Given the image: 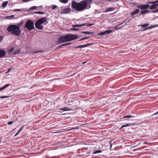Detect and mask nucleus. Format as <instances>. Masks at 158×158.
I'll use <instances>...</instances> for the list:
<instances>
[{
    "label": "nucleus",
    "instance_id": "26",
    "mask_svg": "<svg viewBox=\"0 0 158 158\" xmlns=\"http://www.w3.org/2000/svg\"><path fill=\"white\" fill-rule=\"evenodd\" d=\"M23 22L22 21H21L19 23H18L17 24V26H19V27L23 25Z\"/></svg>",
    "mask_w": 158,
    "mask_h": 158
},
{
    "label": "nucleus",
    "instance_id": "38",
    "mask_svg": "<svg viewBox=\"0 0 158 158\" xmlns=\"http://www.w3.org/2000/svg\"><path fill=\"white\" fill-rule=\"evenodd\" d=\"M153 5H154V7H155V8L157 7V6H158V4L154 3Z\"/></svg>",
    "mask_w": 158,
    "mask_h": 158
},
{
    "label": "nucleus",
    "instance_id": "16",
    "mask_svg": "<svg viewBox=\"0 0 158 158\" xmlns=\"http://www.w3.org/2000/svg\"><path fill=\"white\" fill-rule=\"evenodd\" d=\"M14 48H10V49H9L8 50V53L9 54H10L14 51Z\"/></svg>",
    "mask_w": 158,
    "mask_h": 158
},
{
    "label": "nucleus",
    "instance_id": "54",
    "mask_svg": "<svg viewBox=\"0 0 158 158\" xmlns=\"http://www.w3.org/2000/svg\"><path fill=\"white\" fill-rule=\"evenodd\" d=\"M2 89H2V87L0 88V91H1V90H2Z\"/></svg>",
    "mask_w": 158,
    "mask_h": 158
},
{
    "label": "nucleus",
    "instance_id": "18",
    "mask_svg": "<svg viewBox=\"0 0 158 158\" xmlns=\"http://www.w3.org/2000/svg\"><path fill=\"white\" fill-rule=\"evenodd\" d=\"M81 33H83V34H93V32H90L88 31H82V32H81Z\"/></svg>",
    "mask_w": 158,
    "mask_h": 158
},
{
    "label": "nucleus",
    "instance_id": "43",
    "mask_svg": "<svg viewBox=\"0 0 158 158\" xmlns=\"http://www.w3.org/2000/svg\"><path fill=\"white\" fill-rule=\"evenodd\" d=\"M94 24H88L87 25V26H90L93 25Z\"/></svg>",
    "mask_w": 158,
    "mask_h": 158
},
{
    "label": "nucleus",
    "instance_id": "53",
    "mask_svg": "<svg viewBox=\"0 0 158 158\" xmlns=\"http://www.w3.org/2000/svg\"><path fill=\"white\" fill-rule=\"evenodd\" d=\"M19 133V132L18 131L15 135V136H16Z\"/></svg>",
    "mask_w": 158,
    "mask_h": 158
},
{
    "label": "nucleus",
    "instance_id": "4",
    "mask_svg": "<svg viewBox=\"0 0 158 158\" xmlns=\"http://www.w3.org/2000/svg\"><path fill=\"white\" fill-rule=\"evenodd\" d=\"M24 28L26 31H30L35 29L34 22L31 20H28L26 22Z\"/></svg>",
    "mask_w": 158,
    "mask_h": 158
},
{
    "label": "nucleus",
    "instance_id": "32",
    "mask_svg": "<svg viewBox=\"0 0 158 158\" xmlns=\"http://www.w3.org/2000/svg\"><path fill=\"white\" fill-rule=\"evenodd\" d=\"M87 3H90L91 2L92 0H85Z\"/></svg>",
    "mask_w": 158,
    "mask_h": 158
},
{
    "label": "nucleus",
    "instance_id": "27",
    "mask_svg": "<svg viewBox=\"0 0 158 158\" xmlns=\"http://www.w3.org/2000/svg\"><path fill=\"white\" fill-rule=\"evenodd\" d=\"M112 31L111 30H107L105 31L106 34H108L111 33V32H112Z\"/></svg>",
    "mask_w": 158,
    "mask_h": 158
},
{
    "label": "nucleus",
    "instance_id": "51",
    "mask_svg": "<svg viewBox=\"0 0 158 158\" xmlns=\"http://www.w3.org/2000/svg\"><path fill=\"white\" fill-rule=\"evenodd\" d=\"M158 2V0H156L155 1H154V3H157Z\"/></svg>",
    "mask_w": 158,
    "mask_h": 158
},
{
    "label": "nucleus",
    "instance_id": "14",
    "mask_svg": "<svg viewBox=\"0 0 158 158\" xmlns=\"http://www.w3.org/2000/svg\"><path fill=\"white\" fill-rule=\"evenodd\" d=\"M59 109L63 111H69L71 110L70 109L67 107H64L63 108H60Z\"/></svg>",
    "mask_w": 158,
    "mask_h": 158
},
{
    "label": "nucleus",
    "instance_id": "57",
    "mask_svg": "<svg viewBox=\"0 0 158 158\" xmlns=\"http://www.w3.org/2000/svg\"><path fill=\"white\" fill-rule=\"evenodd\" d=\"M73 29L76 30H77V29H75V28H73Z\"/></svg>",
    "mask_w": 158,
    "mask_h": 158
},
{
    "label": "nucleus",
    "instance_id": "31",
    "mask_svg": "<svg viewBox=\"0 0 158 158\" xmlns=\"http://www.w3.org/2000/svg\"><path fill=\"white\" fill-rule=\"evenodd\" d=\"M149 8L150 9H155V7H154V5L152 4L150 6H149Z\"/></svg>",
    "mask_w": 158,
    "mask_h": 158
},
{
    "label": "nucleus",
    "instance_id": "39",
    "mask_svg": "<svg viewBox=\"0 0 158 158\" xmlns=\"http://www.w3.org/2000/svg\"><path fill=\"white\" fill-rule=\"evenodd\" d=\"M21 10H22L21 9H17L14 10V11H20Z\"/></svg>",
    "mask_w": 158,
    "mask_h": 158
},
{
    "label": "nucleus",
    "instance_id": "5",
    "mask_svg": "<svg viewBox=\"0 0 158 158\" xmlns=\"http://www.w3.org/2000/svg\"><path fill=\"white\" fill-rule=\"evenodd\" d=\"M71 11L70 8H64L61 10L60 12V14H67L70 13Z\"/></svg>",
    "mask_w": 158,
    "mask_h": 158
},
{
    "label": "nucleus",
    "instance_id": "30",
    "mask_svg": "<svg viewBox=\"0 0 158 158\" xmlns=\"http://www.w3.org/2000/svg\"><path fill=\"white\" fill-rule=\"evenodd\" d=\"M35 14H44V12H41V11H37L34 13Z\"/></svg>",
    "mask_w": 158,
    "mask_h": 158
},
{
    "label": "nucleus",
    "instance_id": "28",
    "mask_svg": "<svg viewBox=\"0 0 158 158\" xmlns=\"http://www.w3.org/2000/svg\"><path fill=\"white\" fill-rule=\"evenodd\" d=\"M68 0H60V2L64 3H66L68 2Z\"/></svg>",
    "mask_w": 158,
    "mask_h": 158
},
{
    "label": "nucleus",
    "instance_id": "49",
    "mask_svg": "<svg viewBox=\"0 0 158 158\" xmlns=\"http://www.w3.org/2000/svg\"><path fill=\"white\" fill-rule=\"evenodd\" d=\"M158 114V111L156 112V113H154L152 115H156Z\"/></svg>",
    "mask_w": 158,
    "mask_h": 158
},
{
    "label": "nucleus",
    "instance_id": "33",
    "mask_svg": "<svg viewBox=\"0 0 158 158\" xmlns=\"http://www.w3.org/2000/svg\"><path fill=\"white\" fill-rule=\"evenodd\" d=\"M146 11L145 10H143V11H141V12H140V15H143V14H146Z\"/></svg>",
    "mask_w": 158,
    "mask_h": 158
},
{
    "label": "nucleus",
    "instance_id": "6",
    "mask_svg": "<svg viewBox=\"0 0 158 158\" xmlns=\"http://www.w3.org/2000/svg\"><path fill=\"white\" fill-rule=\"evenodd\" d=\"M150 5L149 4L141 5H138L137 7L139 8L141 10L147 9L149 8Z\"/></svg>",
    "mask_w": 158,
    "mask_h": 158
},
{
    "label": "nucleus",
    "instance_id": "52",
    "mask_svg": "<svg viewBox=\"0 0 158 158\" xmlns=\"http://www.w3.org/2000/svg\"><path fill=\"white\" fill-rule=\"evenodd\" d=\"M86 63H87V62H86V61H85V62H83L82 63V64H86Z\"/></svg>",
    "mask_w": 158,
    "mask_h": 158
},
{
    "label": "nucleus",
    "instance_id": "13",
    "mask_svg": "<svg viewBox=\"0 0 158 158\" xmlns=\"http://www.w3.org/2000/svg\"><path fill=\"white\" fill-rule=\"evenodd\" d=\"M139 12V9H136L133 11L131 13V15H135L138 13Z\"/></svg>",
    "mask_w": 158,
    "mask_h": 158
},
{
    "label": "nucleus",
    "instance_id": "37",
    "mask_svg": "<svg viewBox=\"0 0 158 158\" xmlns=\"http://www.w3.org/2000/svg\"><path fill=\"white\" fill-rule=\"evenodd\" d=\"M9 96H0V98H6L8 97Z\"/></svg>",
    "mask_w": 158,
    "mask_h": 158
},
{
    "label": "nucleus",
    "instance_id": "48",
    "mask_svg": "<svg viewBox=\"0 0 158 158\" xmlns=\"http://www.w3.org/2000/svg\"><path fill=\"white\" fill-rule=\"evenodd\" d=\"M146 11V13L147 14L148 13L150 12V11L148 10H147Z\"/></svg>",
    "mask_w": 158,
    "mask_h": 158
},
{
    "label": "nucleus",
    "instance_id": "9",
    "mask_svg": "<svg viewBox=\"0 0 158 158\" xmlns=\"http://www.w3.org/2000/svg\"><path fill=\"white\" fill-rule=\"evenodd\" d=\"M6 54V52L3 49H0V58L3 57Z\"/></svg>",
    "mask_w": 158,
    "mask_h": 158
},
{
    "label": "nucleus",
    "instance_id": "36",
    "mask_svg": "<svg viewBox=\"0 0 158 158\" xmlns=\"http://www.w3.org/2000/svg\"><path fill=\"white\" fill-rule=\"evenodd\" d=\"M24 126H23L18 131L19 132H20L23 129Z\"/></svg>",
    "mask_w": 158,
    "mask_h": 158
},
{
    "label": "nucleus",
    "instance_id": "40",
    "mask_svg": "<svg viewBox=\"0 0 158 158\" xmlns=\"http://www.w3.org/2000/svg\"><path fill=\"white\" fill-rule=\"evenodd\" d=\"M13 123V122L12 121H10L8 123V125H11Z\"/></svg>",
    "mask_w": 158,
    "mask_h": 158
},
{
    "label": "nucleus",
    "instance_id": "41",
    "mask_svg": "<svg viewBox=\"0 0 158 158\" xmlns=\"http://www.w3.org/2000/svg\"><path fill=\"white\" fill-rule=\"evenodd\" d=\"M57 7V6L56 5H54L52 7V9H55V8H56Z\"/></svg>",
    "mask_w": 158,
    "mask_h": 158
},
{
    "label": "nucleus",
    "instance_id": "20",
    "mask_svg": "<svg viewBox=\"0 0 158 158\" xmlns=\"http://www.w3.org/2000/svg\"><path fill=\"white\" fill-rule=\"evenodd\" d=\"M71 44L70 43H68L63 44H62V45H61L58 46V48H60L61 47H62L63 46H66V45H69V44Z\"/></svg>",
    "mask_w": 158,
    "mask_h": 158
},
{
    "label": "nucleus",
    "instance_id": "7",
    "mask_svg": "<svg viewBox=\"0 0 158 158\" xmlns=\"http://www.w3.org/2000/svg\"><path fill=\"white\" fill-rule=\"evenodd\" d=\"M38 21H37L35 23V27L40 30H42L43 29V26Z\"/></svg>",
    "mask_w": 158,
    "mask_h": 158
},
{
    "label": "nucleus",
    "instance_id": "12",
    "mask_svg": "<svg viewBox=\"0 0 158 158\" xmlns=\"http://www.w3.org/2000/svg\"><path fill=\"white\" fill-rule=\"evenodd\" d=\"M90 44H86V45H80L78 46H77L75 47V48H84L86 47H87Z\"/></svg>",
    "mask_w": 158,
    "mask_h": 158
},
{
    "label": "nucleus",
    "instance_id": "17",
    "mask_svg": "<svg viewBox=\"0 0 158 158\" xmlns=\"http://www.w3.org/2000/svg\"><path fill=\"white\" fill-rule=\"evenodd\" d=\"M132 125V124H131L130 123H128V124H127L126 125H123L119 129L120 130H121V129L122 128L124 127H128V126H131Z\"/></svg>",
    "mask_w": 158,
    "mask_h": 158
},
{
    "label": "nucleus",
    "instance_id": "23",
    "mask_svg": "<svg viewBox=\"0 0 158 158\" xmlns=\"http://www.w3.org/2000/svg\"><path fill=\"white\" fill-rule=\"evenodd\" d=\"M20 52V49H19L16 51L14 53V55L16 54H19Z\"/></svg>",
    "mask_w": 158,
    "mask_h": 158
},
{
    "label": "nucleus",
    "instance_id": "1",
    "mask_svg": "<svg viewBox=\"0 0 158 158\" xmlns=\"http://www.w3.org/2000/svg\"><path fill=\"white\" fill-rule=\"evenodd\" d=\"M71 7L77 11H81L86 8L87 4L85 1H81L79 3L73 1L71 3Z\"/></svg>",
    "mask_w": 158,
    "mask_h": 158
},
{
    "label": "nucleus",
    "instance_id": "24",
    "mask_svg": "<svg viewBox=\"0 0 158 158\" xmlns=\"http://www.w3.org/2000/svg\"><path fill=\"white\" fill-rule=\"evenodd\" d=\"M102 152V151L101 150H97V151H94L93 152V154H97V153H101Z\"/></svg>",
    "mask_w": 158,
    "mask_h": 158
},
{
    "label": "nucleus",
    "instance_id": "47",
    "mask_svg": "<svg viewBox=\"0 0 158 158\" xmlns=\"http://www.w3.org/2000/svg\"><path fill=\"white\" fill-rule=\"evenodd\" d=\"M2 39H3V37L1 36H0V42L2 40Z\"/></svg>",
    "mask_w": 158,
    "mask_h": 158
},
{
    "label": "nucleus",
    "instance_id": "3",
    "mask_svg": "<svg viewBox=\"0 0 158 158\" xmlns=\"http://www.w3.org/2000/svg\"><path fill=\"white\" fill-rule=\"evenodd\" d=\"M78 38L77 35L72 34H67L65 35L61 36L59 38L58 41L60 43L69 41L77 39Z\"/></svg>",
    "mask_w": 158,
    "mask_h": 158
},
{
    "label": "nucleus",
    "instance_id": "44",
    "mask_svg": "<svg viewBox=\"0 0 158 158\" xmlns=\"http://www.w3.org/2000/svg\"><path fill=\"white\" fill-rule=\"evenodd\" d=\"M152 12H153V13H157V12H158V10H157H157H155L153 11H152Z\"/></svg>",
    "mask_w": 158,
    "mask_h": 158
},
{
    "label": "nucleus",
    "instance_id": "46",
    "mask_svg": "<svg viewBox=\"0 0 158 158\" xmlns=\"http://www.w3.org/2000/svg\"><path fill=\"white\" fill-rule=\"evenodd\" d=\"M148 3L149 4H154V2L149 1Z\"/></svg>",
    "mask_w": 158,
    "mask_h": 158
},
{
    "label": "nucleus",
    "instance_id": "50",
    "mask_svg": "<svg viewBox=\"0 0 158 158\" xmlns=\"http://www.w3.org/2000/svg\"><path fill=\"white\" fill-rule=\"evenodd\" d=\"M14 17V15H11L10 16H8V17H10V18H12L13 17Z\"/></svg>",
    "mask_w": 158,
    "mask_h": 158
},
{
    "label": "nucleus",
    "instance_id": "2",
    "mask_svg": "<svg viewBox=\"0 0 158 158\" xmlns=\"http://www.w3.org/2000/svg\"><path fill=\"white\" fill-rule=\"evenodd\" d=\"M8 32H10L13 35L19 36L20 35L21 31L20 27L15 25H10L7 28Z\"/></svg>",
    "mask_w": 158,
    "mask_h": 158
},
{
    "label": "nucleus",
    "instance_id": "15",
    "mask_svg": "<svg viewBox=\"0 0 158 158\" xmlns=\"http://www.w3.org/2000/svg\"><path fill=\"white\" fill-rule=\"evenodd\" d=\"M86 23H84L82 24H76L73 26V27H81L86 25Z\"/></svg>",
    "mask_w": 158,
    "mask_h": 158
},
{
    "label": "nucleus",
    "instance_id": "35",
    "mask_svg": "<svg viewBox=\"0 0 158 158\" xmlns=\"http://www.w3.org/2000/svg\"><path fill=\"white\" fill-rule=\"evenodd\" d=\"M90 38V37H84V38H82L80 40V41H81V40H85V39H88V38Z\"/></svg>",
    "mask_w": 158,
    "mask_h": 158
},
{
    "label": "nucleus",
    "instance_id": "8",
    "mask_svg": "<svg viewBox=\"0 0 158 158\" xmlns=\"http://www.w3.org/2000/svg\"><path fill=\"white\" fill-rule=\"evenodd\" d=\"M48 19L46 17H43L37 21L39 22L41 24L44 23L47 21Z\"/></svg>",
    "mask_w": 158,
    "mask_h": 158
},
{
    "label": "nucleus",
    "instance_id": "55",
    "mask_svg": "<svg viewBox=\"0 0 158 158\" xmlns=\"http://www.w3.org/2000/svg\"><path fill=\"white\" fill-rule=\"evenodd\" d=\"M34 52V53H37L38 52Z\"/></svg>",
    "mask_w": 158,
    "mask_h": 158
},
{
    "label": "nucleus",
    "instance_id": "11",
    "mask_svg": "<svg viewBox=\"0 0 158 158\" xmlns=\"http://www.w3.org/2000/svg\"><path fill=\"white\" fill-rule=\"evenodd\" d=\"M115 10L114 8V7H111L108 8L107 9H106L105 11H103L104 13L106 12H107L112 11Z\"/></svg>",
    "mask_w": 158,
    "mask_h": 158
},
{
    "label": "nucleus",
    "instance_id": "42",
    "mask_svg": "<svg viewBox=\"0 0 158 158\" xmlns=\"http://www.w3.org/2000/svg\"><path fill=\"white\" fill-rule=\"evenodd\" d=\"M11 69H10V68H9L8 69V71L6 73H9L10 71V70H11Z\"/></svg>",
    "mask_w": 158,
    "mask_h": 158
},
{
    "label": "nucleus",
    "instance_id": "19",
    "mask_svg": "<svg viewBox=\"0 0 158 158\" xmlns=\"http://www.w3.org/2000/svg\"><path fill=\"white\" fill-rule=\"evenodd\" d=\"M8 2L7 1H5L3 2L2 4V6L3 7H5L7 4Z\"/></svg>",
    "mask_w": 158,
    "mask_h": 158
},
{
    "label": "nucleus",
    "instance_id": "56",
    "mask_svg": "<svg viewBox=\"0 0 158 158\" xmlns=\"http://www.w3.org/2000/svg\"><path fill=\"white\" fill-rule=\"evenodd\" d=\"M118 28V27H117V26H116L115 27V29H117Z\"/></svg>",
    "mask_w": 158,
    "mask_h": 158
},
{
    "label": "nucleus",
    "instance_id": "21",
    "mask_svg": "<svg viewBox=\"0 0 158 158\" xmlns=\"http://www.w3.org/2000/svg\"><path fill=\"white\" fill-rule=\"evenodd\" d=\"M149 25V23H147V24H143V25H139V26H141L142 27H143V28H146V27H147Z\"/></svg>",
    "mask_w": 158,
    "mask_h": 158
},
{
    "label": "nucleus",
    "instance_id": "58",
    "mask_svg": "<svg viewBox=\"0 0 158 158\" xmlns=\"http://www.w3.org/2000/svg\"><path fill=\"white\" fill-rule=\"evenodd\" d=\"M112 146V144L111 143L110 145V147H111Z\"/></svg>",
    "mask_w": 158,
    "mask_h": 158
},
{
    "label": "nucleus",
    "instance_id": "22",
    "mask_svg": "<svg viewBox=\"0 0 158 158\" xmlns=\"http://www.w3.org/2000/svg\"><path fill=\"white\" fill-rule=\"evenodd\" d=\"M37 7L36 6H33L31 7L28 10V11H30L31 10L35 9L37 8Z\"/></svg>",
    "mask_w": 158,
    "mask_h": 158
},
{
    "label": "nucleus",
    "instance_id": "34",
    "mask_svg": "<svg viewBox=\"0 0 158 158\" xmlns=\"http://www.w3.org/2000/svg\"><path fill=\"white\" fill-rule=\"evenodd\" d=\"M10 84H8L4 86L3 87H2V89H5V88H6V87H8L9 85Z\"/></svg>",
    "mask_w": 158,
    "mask_h": 158
},
{
    "label": "nucleus",
    "instance_id": "29",
    "mask_svg": "<svg viewBox=\"0 0 158 158\" xmlns=\"http://www.w3.org/2000/svg\"><path fill=\"white\" fill-rule=\"evenodd\" d=\"M105 34H106L105 31H104V32H100V33H99L98 34V35H101V36H102Z\"/></svg>",
    "mask_w": 158,
    "mask_h": 158
},
{
    "label": "nucleus",
    "instance_id": "45",
    "mask_svg": "<svg viewBox=\"0 0 158 158\" xmlns=\"http://www.w3.org/2000/svg\"><path fill=\"white\" fill-rule=\"evenodd\" d=\"M150 143H148V142H145L144 143H143V144H150Z\"/></svg>",
    "mask_w": 158,
    "mask_h": 158
},
{
    "label": "nucleus",
    "instance_id": "10",
    "mask_svg": "<svg viewBox=\"0 0 158 158\" xmlns=\"http://www.w3.org/2000/svg\"><path fill=\"white\" fill-rule=\"evenodd\" d=\"M156 27H158V24L153 25L152 26H150V27H147V28H146L145 29H143V31H145V30H148V29H152V28Z\"/></svg>",
    "mask_w": 158,
    "mask_h": 158
},
{
    "label": "nucleus",
    "instance_id": "25",
    "mask_svg": "<svg viewBox=\"0 0 158 158\" xmlns=\"http://www.w3.org/2000/svg\"><path fill=\"white\" fill-rule=\"evenodd\" d=\"M134 117L132 115H126L124 117V118H133Z\"/></svg>",
    "mask_w": 158,
    "mask_h": 158
}]
</instances>
